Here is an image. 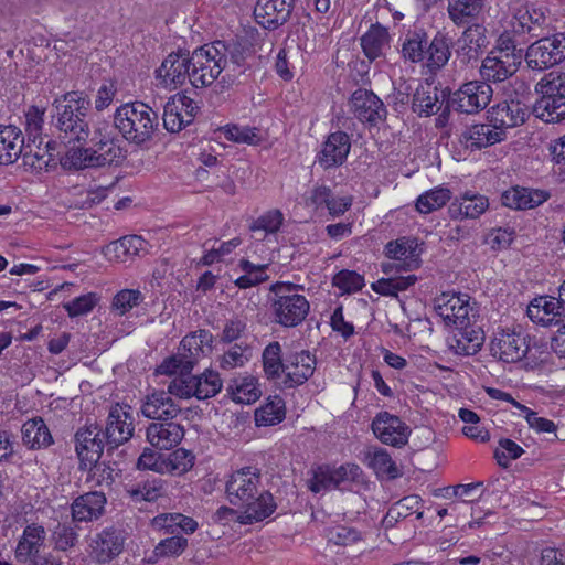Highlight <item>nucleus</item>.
I'll return each mask as SVG.
<instances>
[{
  "label": "nucleus",
  "mask_w": 565,
  "mask_h": 565,
  "mask_svg": "<svg viewBox=\"0 0 565 565\" xmlns=\"http://www.w3.org/2000/svg\"><path fill=\"white\" fill-rule=\"evenodd\" d=\"M249 55V47L238 41L218 40L204 44L190 54L192 86L207 87L222 73L223 83H235L246 72V60Z\"/></svg>",
  "instance_id": "obj_1"
},
{
  "label": "nucleus",
  "mask_w": 565,
  "mask_h": 565,
  "mask_svg": "<svg viewBox=\"0 0 565 565\" xmlns=\"http://www.w3.org/2000/svg\"><path fill=\"white\" fill-rule=\"evenodd\" d=\"M225 493L232 505L242 509L237 515L241 524L262 522L277 508L273 494L262 488L259 470L254 467H244L231 473Z\"/></svg>",
  "instance_id": "obj_2"
},
{
  "label": "nucleus",
  "mask_w": 565,
  "mask_h": 565,
  "mask_svg": "<svg viewBox=\"0 0 565 565\" xmlns=\"http://www.w3.org/2000/svg\"><path fill=\"white\" fill-rule=\"evenodd\" d=\"M55 127L64 142H85L89 139L88 114L90 100L82 92H68L54 104Z\"/></svg>",
  "instance_id": "obj_3"
},
{
  "label": "nucleus",
  "mask_w": 565,
  "mask_h": 565,
  "mask_svg": "<svg viewBox=\"0 0 565 565\" xmlns=\"http://www.w3.org/2000/svg\"><path fill=\"white\" fill-rule=\"evenodd\" d=\"M300 290L302 287L292 282L277 281L270 286V311L276 323L295 328L307 318L310 303Z\"/></svg>",
  "instance_id": "obj_4"
},
{
  "label": "nucleus",
  "mask_w": 565,
  "mask_h": 565,
  "mask_svg": "<svg viewBox=\"0 0 565 565\" xmlns=\"http://www.w3.org/2000/svg\"><path fill=\"white\" fill-rule=\"evenodd\" d=\"M114 125L126 140L142 145L152 138L159 126V117L147 104L132 102L116 109Z\"/></svg>",
  "instance_id": "obj_5"
},
{
  "label": "nucleus",
  "mask_w": 565,
  "mask_h": 565,
  "mask_svg": "<svg viewBox=\"0 0 565 565\" xmlns=\"http://www.w3.org/2000/svg\"><path fill=\"white\" fill-rule=\"evenodd\" d=\"M93 146L89 148H72L62 158L63 164L76 170L86 168H98L118 162L124 158L122 149L114 138L96 137L90 139Z\"/></svg>",
  "instance_id": "obj_6"
},
{
  "label": "nucleus",
  "mask_w": 565,
  "mask_h": 565,
  "mask_svg": "<svg viewBox=\"0 0 565 565\" xmlns=\"http://www.w3.org/2000/svg\"><path fill=\"white\" fill-rule=\"evenodd\" d=\"M213 335L209 330H198L185 335L178 352L158 367L160 374H174L178 369L191 371L198 361L212 351Z\"/></svg>",
  "instance_id": "obj_7"
},
{
  "label": "nucleus",
  "mask_w": 565,
  "mask_h": 565,
  "mask_svg": "<svg viewBox=\"0 0 565 565\" xmlns=\"http://www.w3.org/2000/svg\"><path fill=\"white\" fill-rule=\"evenodd\" d=\"M565 60V34L540 36L532 43L525 53V61L530 68L544 71Z\"/></svg>",
  "instance_id": "obj_8"
},
{
  "label": "nucleus",
  "mask_w": 565,
  "mask_h": 565,
  "mask_svg": "<svg viewBox=\"0 0 565 565\" xmlns=\"http://www.w3.org/2000/svg\"><path fill=\"white\" fill-rule=\"evenodd\" d=\"M492 87L482 81L465 83L456 90L448 100V105L456 111L462 114H478L491 102Z\"/></svg>",
  "instance_id": "obj_9"
},
{
  "label": "nucleus",
  "mask_w": 565,
  "mask_h": 565,
  "mask_svg": "<svg viewBox=\"0 0 565 565\" xmlns=\"http://www.w3.org/2000/svg\"><path fill=\"white\" fill-rule=\"evenodd\" d=\"M435 310L447 326L455 328L470 324L477 318L467 295L443 294L435 300Z\"/></svg>",
  "instance_id": "obj_10"
},
{
  "label": "nucleus",
  "mask_w": 565,
  "mask_h": 565,
  "mask_svg": "<svg viewBox=\"0 0 565 565\" xmlns=\"http://www.w3.org/2000/svg\"><path fill=\"white\" fill-rule=\"evenodd\" d=\"M529 351L526 337L514 329H498L490 342V353L504 363L521 361Z\"/></svg>",
  "instance_id": "obj_11"
},
{
  "label": "nucleus",
  "mask_w": 565,
  "mask_h": 565,
  "mask_svg": "<svg viewBox=\"0 0 565 565\" xmlns=\"http://www.w3.org/2000/svg\"><path fill=\"white\" fill-rule=\"evenodd\" d=\"M135 431L131 407L116 404L110 407L103 434L108 449H115L131 439Z\"/></svg>",
  "instance_id": "obj_12"
},
{
  "label": "nucleus",
  "mask_w": 565,
  "mask_h": 565,
  "mask_svg": "<svg viewBox=\"0 0 565 565\" xmlns=\"http://www.w3.org/2000/svg\"><path fill=\"white\" fill-rule=\"evenodd\" d=\"M190 62V54L188 52L170 53L156 71L158 85L169 89H177L186 81L191 83Z\"/></svg>",
  "instance_id": "obj_13"
},
{
  "label": "nucleus",
  "mask_w": 565,
  "mask_h": 565,
  "mask_svg": "<svg viewBox=\"0 0 565 565\" xmlns=\"http://www.w3.org/2000/svg\"><path fill=\"white\" fill-rule=\"evenodd\" d=\"M106 445L103 429L96 424L86 425L75 434V450L79 459V466L96 463Z\"/></svg>",
  "instance_id": "obj_14"
},
{
  "label": "nucleus",
  "mask_w": 565,
  "mask_h": 565,
  "mask_svg": "<svg viewBox=\"0 0 565 565\" xmlns=\"http://www.w3.org/2000/svg\"><path fill=\"white\" fill-rule=\"evenodd\" d=\"M521 65V55L489 52L482 60L480 75L482 82L502 83L513 76Z\"/></svg>",
  "instance_id": "obj_15"
},
{
  "label": "nucleus",
  "mask_w": 565,
  "mask_h": 565,
  "mask_svg": "<svg viewBox=\"0 0 565 565\" xmlns=\"http://www.w3.org/2000/svg\"><path fill=\"white\" fill-rule=\"evenodd\" d=\"M317 360L309 351L289 353L285 358V376L281 384L294 388L306 383L315 373Z\"/></svg>",
  "instance_id": "obj_16"
},
{
  "label": "nucleus",
  "mask_w": 565,
  "mask_h": 565,
  "mask_svg": "<svg viewBox=\"0 0 565 565\" xmlns=\"http://www.w3.org/2000/svg\"><path fill=\"white\" fill-rule=\"evenodd\" d=\"M550 19L546 10L535 6L519 8L511 22L515 34H529L531 38H540L548 33Z\"/></svg>",
  "instance_id": "obj_17"
},
{
  "label": "nucleus",
  "mask_w": 565,
  "mask_h": 565,
  "mask_svg": "<svg viewBox=\"0 0 565 565\" xmlns=\"http://www.w3.org/2000/svg\"><path fill=\"white\" fill-rule=\"evenodd\" d=\"M372 430L383 444L393 447L404 446L409 435L408 426L399 417L387 412H381L374 417Z\"/></svg>",
  "instance_id": "obj_18"
},
{
  "label": "nucleus",
  "mask_w": 565,
  "mask_h": 565,
  "mask_svg": "<svg viewBox=\"0 0 565 565\" xmlns=\"http://www.w3.org/2000/svg\"><path fill=\"white\" fill-rule=\"evenodd\" d=\"M126 532L114 525L98 532L92 540V554L98 563L110 562L124 551Z\"/></svg>",
  "instance_id": "obj_19"
},
{
  "label": "nucleus",
  "mask_w": 565,
  "mask_h": 565,
  "mask_svg": "<svg viewBox=\"0 0 565 565\" xmlns=\"http://www.w3.org/2000/svg\"><path fill=\"white\" fill-rule=\"evenodd\" d=\"M350 108L362 122L375 125L386 118L383 102L371 90L359 88L350 98Z\"/></svg>",
  "instance_id": "obj_20"
},
{
  "label": "nucleus",
  "mask_w": 565,
  "mask_h": 565,
  "mask_svg": "<svg viewBox=\"0 0 565 565\" xmlns=\"http://www.w3.org/2000/svg\"><path fill=\"white\" fill-rule=\"evenodd\" d=\"M351 141L348 134L335 131L328 136L317 154L316 163L324 170L342 166L350 152Z\"/></svg>",
  "instance_id": "obj_21"
},
{
  "label": "nucleus",
  "mask_w": 565,
  "mask_h": 565,
  "mask_svg": "<svg viewBox=\"0 0 565 565\" xmlns=\"http://www.w3.org/2000/svg\"><path fill=\"white\" fill-rule=\"evenodd\" d=\"M140 412L149 419L167 422L174 419L181 413V407L169 393L159 390L146 395L142 399Z\"/></svg>",
  "instance_id": "obj_22"
},
{
  "label": "nucleus",
  "mask_w": 565,
  "mask_h": 565,
  "mask_svg": "<svg viewBox=\"0 0 565 565\" xmlns=\"http://www.w3.org/2000/svg\"><path fill=\"white\" fill-rule=\"evenodd\" d=\"M489 45L487 29L481 23L467 25L458 39V57L463 63L476 62Z\"/></svg>",
  "instance_id": "obj_23"
},
{
  "label": "nucleus",
  "mask_w": 565,
  "mask_h": 565,
  "mask_svg": "<svg viewBox=\"0 0 565 565\" xmlns=\"http://www.w3.org/2000/svg\"><path fill=\"white\" fill-rule=\"evenodd\" d=\"M107 499L102 491H89L78 495L71 504L73 522H94L106 511Z\"/></svg>",
  "instance_id": "obj_24"
},
{
  "label": "nucleus",
  "mask_w": 565,
  "mask_h": 565,
  "mask_svg": "<svg viewBox=\"0 0 565 565\" xmlns=\"http://www.w3.org/2000/svg\"><path fill=\"white\" fill-rule=\"evenodd\" d=\"M184 427L172 420L151 423L146 429L148 443L160 450L177 447L184 437Z\"/></svg>",
  "instance_id": "obj_25"
},
{
  "label": "nucleus",
  "mask_w": 565,
  "mask_h": 565,
  "mask_svg": "<svg viewBox=\"0 0 565 565\" xmlns=\"http://www.w3.org/2000/svg\"><path fill=\"white\" fill-rule=\"evenodd\" d=\"M527 316L532 321L542 326H557L565 317V303L561 301L559 297H539L530 302Z\"/></svg>",
  "instance_id": "obj_26"
},
{
  "label": "nucleus",
  "mask_w": 565,
  "mask_h": 565,
  "mask_svg": "<svg viewBox=\"0 0 565 565\" xmlns=\"http://www.w3.org/2000/svg\"><path fill=\"white\" fill-rule=\"evenodd\" d=\"M507 138V132L502 129H497L492 122L490 124H476L467 127L460 135L459 141L466 148L470 150H479L498 142L503 141Z\"/></svg>",
  "instance_id": "obj_27"
},
{
  "label": "nucleus",
  "mask_w": 565,
  "mask_h": 565,
  "mask_svg": "<svg viewBox=\"0 0 565 565\" xmlns=\"http://www.w3.org/2000/svg\"><path fill=\"white\" fill-rule=\"evenodd\" d=\"M294 0H258L255 18L266 29L282 25L290 17Z\"/></svg>",
  "instance_id": "obj_28"
},
{
  "label": "nucleus",
  "mask_w": 565,
  "mask_h": 565,
  "mask_svg": "<svg viewBox=\"0 0 565 565\" xmlns=\"http://www.w3.org/2000/svg\"><path fill=\"white\" fill-rule=\"evenodd\" d=\"M529 116L527 107L519 100H504L492 107L490 122L497 129L504 132L508 128H514L525 122Z\"/></svg>",
  "instance_id": "obj_29"
},
{
  "label": "nucleus",
  "mask_w": 565,
  "mask_h": 565,
  "mask_svg": "<svg viewBox=\"0 0 565 565\" xmlns=\"http://www.w3.org/2000/svg\"><path fill=\"white\" fill-rule=\"evenodd\" d=\"M455 334L448 340V347L458 355H475L484 341V333L476 321L470 324L457 327Z\"/></svg>",
  "instance_id": "obj_30"
},
{
  "label": "nucleus",
  "mask_w": 565,
  "mask_h": 565,
  "mask_svg": "<svg viewBox=\"0 0 565 565\" xmlns=\"http://www.w3.org/2000/svg\"><path fill=\"white\" fill-rule=\"evenodd\" d=\"M417 239L401 237L390 242L385 246L387 257L397 260L401 268L405 271L413 270L420 265V253Z\"/></svg>",
  "instance_id": "obj_31"
},
{
  "label": "nucleus",
  "mask_w": 565,
  "mask_h": 565,
  "mask_svg": "<svg viewBox=\"0 0 565 565\" xmlns=\"http://www.w3.org/2000/svg\"><path fill=\"white\" fill-rule=\"evenodd\" d=\"M488 0H448L447 13L451 22L458 26H466L483 15Z\"/></svg>",
  "instance_id": "obj_32"
},
{
  "label": "nucleus",
  "mask_w": 565,
  "mask_h": 565,
  "mask_svg": "<svg viewBox=\"0 0 565 565\" xmlns=\"http://www.w3.org/2000/svg\"><path fill=\"white\" fill-rule=\"evenodd\" d=\"M551 198L550 192L540 189L513 188L502 194L503 205L525 210L534 209Z\"/></svg>",
  "instance_id": "obj_33"
},
{
  "label": "nucleus",
  "mask_w": 565,
  "mask_h": 565,
  "mask_svg": "<svg viewBox=\"0 0 565 565\" xmlns=\"http://www.w3.org/2000/svg\"><path fill=\"white\" fill-rule=\"evenodd\" d=\"M146 241L138 235H129L111 242L103 249L109 262L126 263L145 249Z\"/></svg>",
  "instance_id": "obj_34"
},
{
  "label": "nucleus",
  "mask_w": 565,
  "mask_h": 565,
  "mask_svg": "<svg viewBox=\"0 0 565 565\" xmlns=\"http://www.w3.org/2000/svg\"><path fill=\"white\" fill-rule=\"evenodd\" d=\"M360 41L364 55L371 62L384 56L385 51L391 46L388 30L380 23L372 24Z\"/></svg>",
  "instance_id": "obj_35"
},
{
  "label": "nucleus",
  "mask_w": 565,
  "mask_h": 565,
  "mask_svg": "<svg viewBox=\"0 0 565 565\" xmlns=\"http://www.w3.org/2000/svg\"><path fill=\"white\" fill-rule=\"evenodd\" d=\"M45 540L46 531L42 525L38 523L28 524L18 540L14 550L15 559L20 562L24 559V557L28 558L32 556V554L45 550Z\"/></svg>",
  "instance_id": "obj_36"
},
{
  "label": "nucleus",
  "mask_w": 565,
  "mask_h": 565,
  "mask_svg": "<svg viewBox=\"0 0 565 565\" xmlns=\"http://www.w3.org/2000/svg\"><path fill=\"white\" fill-rule=\"evenodd\" d=\"M451 39L447 33L438 31L425 50L426 66L431 73L440 71L451 56Z\"/></svg>",
  "instance_id": "obj_37"
},
{
  "label": "nucleus",
  "mask_w": 565,
  "mask_h": 565,
  "mask_svg": "<svg viewBox=\"0 0 565 565\" xmlns=\"http://www.w3.org/2000/svg\"><path fill=\"white\" fill-rule=\"evenodd\" d=\"M24 149V137L15 126H0V164H11Z\"/></svg>",
  "instance_id": "obj_38"
},
{
  "label": "nucleus",
  "mask_w": 565,
  "mask_h": 565,
  "mask_svg": "<svg viewBox=\"0 0 565 565\" xmlns=\"http://www.w3.org/2000/svg\"><path fill=\"white\" fill-rule=\"evenodd\" d=\"M489 207L488 198L478 193L466 192L456 199L449 207V212L454 218H477L483 214Z\"/></svg>",
  "instance_id": "obj_39"
},
{
  "label": "nucleus",
  "mask_w": 565,
  "mask_h": 565,
  "mask_svg": "<svg viewBox=\"0 0 565 565\" xmlns=\"http://www.w3.org/2000/svg\"><path fill=\"white\" fill-rule=\"evenodd\" d=\"M153 529L164 531V534H192L198 529V523L192 518L181 513H162L154 516L151 521Z\"/></svg>",
  "instance_id": "obj_40"
},
{
  "label": "nucleus",
  "mask_w": 565,
  "mask_h": 565,
  "mask_svg": "<svg viewBox=\"0 0 565 565\" xmlns=\"http://www.w3.org/2000/svg\"><path fill=\"white\" fill-rule=\"evenodd\" d=\"M135 503L153 502L167 493V482L161 478H148L126 488Z\"/></svg>",
  "instance_id": "obj_41"
},
{
  "label": "nucleus",
  "mask_w": 565,
  "mask_h": 565,
  "mask_svg": "<svg viewBox=\"0 0 565 565\" xmlns=\"http://www.w3.org/2000/svg\"><path fill=\"white\" fill-rule=\"evenodd\" d=\"M427 44L428 36L424 29L408 30L401 47L402 58L414 64L424 61Z\"/></svg>",
  "instance_id": "obj_42"
},
{
  "label": "nucleus",
  "mask_w": 565,
  "mask_h": 565,
  "mask_svg": "<svg viewBox=\"0 0 565 565\" xmlns=\"http://www.w3.org/2000/svg\"><path fill=\"white\" fill-rule=\"evenodd\" d=\"M22 440L32 449L46 448L53 444V437L41 417L26 420L21 428Z\"/></svg>",
  "instance_id": "obj_43"
},
{
  "label": "nucleus",
  "mask_w": 565,
  "mask_h": 565,
  "mask_svg": "<svg viewBox=\"0 0 565 565\" xmlns=\"http://www.w3.org/2000/svg\"><path fill=\"white\" fill-rule=\"evenodd\" d=\"M191 105V98L186 96H179L169 100L163 109L162 121L164 128L170 132H179L184 127L191 124V118H184L183 109L185 105Z\"/></svg>",
  "instance_id": "obj_44"
},
{
  "label": "nucleus",
  "mask_w": 565,
  "mask_h": 565,
  "mask_svg": "<svg viewBox=\"0 0 565 565\" xmlns=\"http://www.w3.org/2000/svg\"><path fill=\"white\" fill-rule=\"evenodd\" d=\"M42 141L35 143H24L23 152L21 153L23 162L34 171L46 170L50 162L54 160L52 151L55 149V141H47L45 147H41Z\"/></svg>",
  "instance_id": "obj_45"
},
{
  "label": "nucleus",
  "mask_w": 565,
  "mask_h": 565,
  "mask_svg": "<svg viewBox=\"0 0 565 565\" xmlns=\"http://www.w3.org/2000/svg\"><path fill=\"white\" fill-rule=\"evenodd\" d=\"M227 392L239 404H250L260 397V390L254 376H237L230 381Z\"/></svg>",
  "instance_id": "obj_46"
},
{
  "label": "nucleus",
  "mask_w": 565,
  "mask_h": 565,
  "mask_svg": "<svg viewBox=\"0 0 565 565\" xmlns=\"http://www.w3.org/2000/svg\"><path fill=\"white\" fill-rule=\"evenodd\" d=\"M422 500L418 495H407L396 503H394L387 511L383 519L385 527L395 526L401 520H404L412 515L417 514V519L423 518V512H419Z\"/></svg>",
  "instance_id": "obj_47"
},
{
  "label": "nucleus",
  "mask_w": 565,
  "mask_h": 565,
  "mask_svg": "<svg viewBox=\"0 0 565 565\" xmlns=\"http://www.w3.org/2000/svg\"><path fill=\"white\" fill-rule=\"evenodd\" d=\"M439 95L437 87L429 83L422 84L417 87L413 96L412 108L420 116H430L440 109Z\"/></svg>",
  "instance_id": "obj_48"
},
{
  "label": "nucleus",
  "mask_w": 565,
  "mask_h": 565,
  "mask_svg": "<svg viewBox=\"0 0 565 565\" xmlns=\"http://www.w3.org/2000/svg\"><path fill=\"white\" fill-rule=\"evenodd\" d=\"M365 461L380 478L396 479L401 476L398 467L385 449L370 450L365 456Z\"/></svg>",
  "instance_id": "obj_49"
},
{
  "label": "nucleus",
  "mask_w": 565,
  "mask_h": 565,
  "mask_svg": "<svg viewBox=\"0 0 565 565\" xmlns=\"http://www.w3.org/2000/svg\"><path fill=\"white\" fill-rule=\"evenodd\" d=\"M286 408L284 399L278 396H269L264 405L255 412L257 426H273L284 420Z\"/></svg>",
  "instance_id": "obj_50"
},
{
  "label": "nucleus",
  "mask_w": 565,
  "mask_h": 565,
  "mask_svg": "<svg viewBox=\"0 0 565 565\" xmlns=\"http://www.w3.org/2000/svg\"><path fill=\"white\" fill-rule=\"evenodd\" d=\"M533 114L545 122L565 120V96L557 98H539L533 106Z\"/></svg>",
  "instance_id": "obj_51"
},
{
  "label": "nucleus",
  "mask_w": 565,
  "mask_h": 565,
  "mask_svg": "<svg viewBox=\"0 0 565 565\" xmlns=\"http://www.w3.org/2000/svg\"><path fill=\"white\" fill-rule=\"evenodd\" d=\"M263 369L266 377L277 381L285 376V360L281 359V345L279 342H270L263 351Z\"/></svg>",
  "instance_id": "obj_52"
},
{
  "label": "nucleus",
  "mask_w": 565,
  "mask_h": 565,
  "mask_svg": "<svg viewBox=\"0 0 565 565\" xmlns=\"http://www.w3.org/2000/svg\"><path fill=\"white\" fill-rule=\"evenodd\" d=\"M417 281V276H391L381 278L371 285L373 291L382 296L396 297L398 292L407 290Z\"/></svg>",
  "instance_id": "obj_53"
},
{
  "label": "nucleus",
  "mask_w": 565,
  "mask_h": 565,
  "mask_svg": "<svg viewBox=\"0 0 565 565\" xmlns=\"http://www.w3.org/2000/svg\"><path fill=\"white\" fill-rule=\"evenodd\" d=\"M540 98H557L565 96V73L552 71L545 74L535 85Z\"/></svg>",
  "instance_id": "obj_54"
},
{
  "label": "nucleus",
  "mask_w": 565,
  "mask_h": 565,
  "mask_svg": "<svg viewBox=\"0 0 565 565\" xmlns=\"http://www.w3.org/2000/svg\"><path fill=\"white\" fill-rule=\"evenodd\" d=\"M222 131L225 139L236 143L257 146L264 140L260 130L256 127L230 124L224 126Z\"/></svg>",
  "instance_id": "obj_55"
},
{
  "label": "nucleus",
  "mask_w": 565,
  "mask_h": 565,
  "mask_svg": "<svg viewBox=\"0 0 565 565\" xmlns=\"http://www.w3.org/2000/svg\"><path fill=\"white\" fill-rule=\"evenodd\" d=\"M188 547V540L179 534L171 535L164 540H161L149 557L148 562L151 564L157 563L160 558L164 557H178Z\"/></svg>",
  "instance_id": "obj_56"
},
{
  "label": "nucleus",
  "mask_w": 565,
  "mask_h": 565,
  "mask_svg": "<svg viewBox=\"0 0 565 565\" xmlns=\"http://www.w3.org/2000/svg\"><path fill=\"white\" fill-rule=\"evenodd\" d=\"M223 382L220 374L212 370H206L200 375H194V391L198 399H207L215 396L222 390Z\"/></svg>",
  "instance_id": "obj_57"
},
{
  "label": "nucleus",
  "mask_w": 565,
  "mask_h": 565,
  "mask_svg": "<svg viewBox=\"0 0 565 565\" xmlns=\"http://www.w3.org/2000/svg\"><path fill=\"white\" fill-rule=\"evenodd\" d=\"M450 200V191L445 188H436L419 195L416 209L422 214H428L443 207Z\"/></svg>",
  "instance_id": "obj_58"
},
{
  "label": "nucleus",
  "mask_w": 565,
  "mask_h": 565,
  "mask_svg": "<svg viewBox=\"0 0 565 565\" xmlns=\"http://www.w3.org/2000/svg\"><path fill=\"white\" fill-rule=\"evenodd\" d=\"M177 372H180V374L171 380L166 392L171 397L175 396L182 399L194 397V375H191V371L186 372L182 369H178Z\"/></svg>",
  "instance_id": "obj_59"
},
{
  "label": "nucleus",
  "mask_w": 565,
  "mask_h": 565,
  "mask_svg": "<svg viewBox=\"0 0 565 565\" xmlns=\"http://www.w3.org/2000/svg\"><path fill=\"white\" fill-rule=\"evenodd\" d=\"M143 300L145 297L138 289H122L114 296L110 308L117 315L124 316Z\"/></svg>",
  "instance_id": "obj_60"
},
{
  "label": "nucleus",
  "mask_w": 565,
  "mask_h": 565,
  "mask_svg": "<svg viewBox=\"0 0 565 565\" xmlns=\"http://www.w3.org/2000/svg\"><path fill=\"white\" fill-rule=\"evenodd\" d=\"M52 541L55 550L68 551L78 542L77 526L72 523H58L52 533Z\"/></svg>",
  "instance_id": "obj_61"
},
{
  "label": "nucleus",
  "mask_w": 565,
  "mask_h": 565,
  "mask_svg": "<svg viewBox=\"0 0 565 565\" xmlns=\"http://www.w3.org/2000/svg\"><path fill=\"white\" fill-rule=\"evenodd\" d=\"M250 349L248 345L234 344L221 358L220 366L223 370L242 367L249 361Z\"/></svg>",
  "instance_id": "obj_62"
},
{
  "label": "nucleus",
  "mask_w": 565,
  "mask_h": 565,
  "mask_svg": "<svg viewBox=\"0 0 565 565\" xmlns=\"http://www.w3.org/2000/svg\"><path fill=\"white\" fill-rule=\"evenodd\" d=\"M333 286L347 294L359 291L364 286V278L353 270H341L332 279Z\"/></svg>",
  "instance_id": "obj_63"
},
{
  "label": "nucleus",
  "mask_w": 565,
  "mask_h": 565,
  "mask_svg": "<svg viewBox=\"0 0 565 565\" xmlns=\"http://www.w3.org/2000/svg\"><path fill=\"white\" fill-rule=\"evenodd\" d=\"M308 487L315 493L337 488L333 481L332 467L324 465L315 469L312 478L308 480Z\"/></svg>",
  "instance_id": "obj_64"
}]
</instances>
